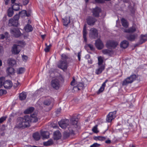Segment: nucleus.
<instances>
[{
    "instance_id": "37998d69",
    "label": "nucleus",
    "mask_w": 147,
    "mask_h": 147,
    "mask_svg": "<svg viewBox=\"0 0 147 147\" xmlns=\"http://www.w3.org/2000/svg\"><path fill=\"white\" fill-rule=\"evenodd\" d=\"M98 65H102V63L103 62V58L101 57H98Z\"/></svg>"
},
{
    "instance_id": "473e14b6",
    "label": "nucleus",
    "mask_w": 147,
    "mask_h": 147,
    "mask_svg": "<svg viewBox=\"0 0 147 147\" xmlns=\"http://www.w3.org/2000/svg\"><path fill=\"white\" fill-rule=\"evenodd\" d=\"M7 71L9 74L12 75L14 73V69L12 67H9L7 69Z\"/></svg>"
},
{
    "instance_id": "5fc2aeb1",
    "label": "nucleus",
    "mask_w": 147,
    "mask_h": 147,
    "mask_svg": "<svg viewBox=\"0 0 147 147\" xmlns=\"http://www.w3.org/2000/svg\"><path fill=\"white\" fill-rule=\"evenodd\" d=\"M22 59L24 61H26L28 59V57L27 56L24 55L22 56Z\"/></svg>"
},
{
    "instance_id": "f257e3e1",
    "label": "nucleus",
    "mask_w": 147,
    "mask_h": 147,
    "mask_svg": "<svg viewBox=\"0 0 147 147\" xmlns=\"http://www.w3.org/2000/svg\"><path fill=\"white\" fill-rule=\"evenodd\" d=\"M30 121L28 116L26 115L24 117H19L18 119L16 127L19 128H24L29 127Z\"/></svg>"
},
{
    "instance_id": "bf43d9fd",
    "label": "nucleus",
    "mask_w": 147,
    "mask_h": 147,
    "mask_svg": "<svg viewBox=\"0 0 147 147\" xmlns=\"http://www.w3.org/2000/svg\"><path fill=\"white\" fill-rule=\"evenodd\" d=\"M81 56V52H79L78 54V59L79 60H80V57Z\"/></svg>"
},
{
    "instance_id": "6e6d98bb",
    "label": "nucleus",
    "mask_w": 147,
    "mask_h": 147,
    "mask_svg": "<svg viewBox=\"0 0 147 147\" xmlns=\"http://www.w3.org/2000/svg\"><path fill=\"white\" fill-rule=\"evenodd\" d=\"M88 47H89L90 49L92 50H94V47L93 45L91 44H88Z\"/></svg>"
},
{
    "instance_id": "4d7b16f0",
    "label": "nucleus",
    "mask_w": 147,
    "mask_h": 147,
    "mask_svg": "<svg viewBox=\"0 0 147 147\" xmlns=\"http://www.w3.org/2000/svg\"><path fill=\"white\" fill-rule=\"evenodd\" d=\"M71 84L72 86H74L75 85V80L74 78H73V80L71 83Z\"/></svg>"
},
{
    "instance_id": "e433bc0d",
    "label": "nucleus",
    "mask_w": 147,
    "mask_h": 147,
    "mask_svg": "<svg viewBox=\"0 0 147 147\" xmlns=\"http://www.w3.org/2000/svg\"><path fill=\"white\" fill-rule=\"evenodd\" d=\"M121 22L122 25L125 27H127L128 26V23L127 21L124 18H122L121 19Z\"/></svg>"
},
{
    "instance_id": "1a4fd4ad",
    "label": "nucleus",
    "mask_w": 147,
    "mask_h": 147,
    "mask_svg": "<svg viewBox=\"0 0 147 147\" xmlns=\"http://www.w3.org/2000/svg\"><path fill=\"white\" fill-rule=\"evenodd\" d=\"M58 66L62 69H65L67 67V63L66 61H60L58 64Z\"/></svg>"
},
{
    "instance_id": "0eeeda50",
    "label": "nucleus",
    "mask_w": 147,
    "mask_h": 147,
    "mask_svg": "<svg viewBox=\"0 0 147 147\" xmlns=\"http://www.w3.org/2000/svg\"><path fill=\"white\" fill-rule=\"evenodd\" d=\"M10 33L16 37H19L20 36L21 32L18 28H14L10 30Z\"/></svg>"
},
{
    "instance_id": "6e6552de",
    "label": "nucleus",
    "mask_w": 147,
    "mask_h": 147,
    "mask_svg": "<svg viewBox=\"0 0 147 147\" xmlns=\"http://www.w3.org/2000/svg\"><path fill=\"white\" fill-rule=\"evenodd\" d=\"M98 32L96 29L94 28H92L90 29V32L89 33V36L93 38H95L98 36Z\"/></svg>"
},
{
    "instance_id": "c03bdc74",
    "label": "nucleus",
    "mask_w": 147,
    "mask_h": 147,
    "mask_svg": "<svg viewBox=\"0 0 147 147\" xmlns=\"http://www.w3.org/2000/svg\"><path fill=\"white\" fill-rule=\"evenodd\" d=\"M18 45H17L20 47V49L21 47H24L25 45V43L24 42L22 41H18Z\"/></svg>"
},
{
    "instance_id": "4be33fe9",
    "label": "nucleus",
    "mask_w": 147,
    "mask_h": 147,
    "mask_svg": "<svg viewBox=\"0 0 147 147\" xmlns=\"http://www.w3.org/2000/svg\"><path fill=\"white\" fill-rule=\"evenodd\" d=\"M118 44L117 42L114 41H109L107 43V46L108 47L113 48L115 47Z\"/></svg>"
},
{
    "instance_id": "5701e85b",
    "label": "nucleus",
    "mask_w": 147,
    "mask_h": 147,
    "mask_svg": "<svg viewBox=\"0 0 147 147\" xmlns=\"http://www.w3.org/2000/svg\"><path fill=\"white\" fill-rule=\"evenodd\" d=\"M61 136V134L59 131H55L54 133L53 138L55 140H57L60 139Z\"/></svg>"
},
{
    "instance_id": "4c0bfd02",
    "label": "nucleus",
    "mask_w": 147,
    "mask_h": 147,
    "mask_svg": "<svg viewBox=\"0 0 147 147\" xmlns=\"http://www.w3.org/2000/svg\"><path fill=\"white\" fill-rule=\"evenodd\" d=\"M106 138L102 136H98L95 137V139L96 140L102 141L105 140Z\"/></svg>"
},
{
    "instance_id": "774afa93",
    "label": "nucleus",
    "mask_w": 147,
    "mask_h": 147,
    "mask_svg": "<svg viewBox=\"0 0 147 147\" xmlns=\"http://www.w3.org/2000/svg\"><path fill=\"white\" fill-rule=\"evenodd\" d=\"M40 90H38L36 91V92H35L36 93H40Z\"/></svg>"
},
{
    "instance_id": "7ed1b4c3",
    "label": "nucleus",
    "mask_w": 147,
    "mask_h": 147,
    "mask_svg": "<svg viewBox=\"0 0 147 147\" xmlns=\"http://www.w3.org/2000/svg\"><path fill=\"white\" fill-rule=\"evenodd\" d=\"M136 75L134 74L131 75L130 77L127 78L124 80L123 83V85H126L128 84L132 83L136 79Z\"/></svg>"
},
{
    "instance_id": "2f4dec72",
    "label": "nucleus",
    "mask_w": 147,
    "mask_h": 147,
    "mask_svg": "<svg viewBox=\"0 0 147 147\" xmlns=\"http://www.w3.org/2000/svg\"><path fill=\"white\" fill-rule=\"evenodd\" d=\"M102 53L106 55H110L112 53L111 50L108 49H105L102 50Z\"/></svg>"
},
{
    "instance_id": "9b49d317",
    "label": "nucleus",
    "mask_w": 147,
    "mask_h": 147,
    "mask_svg": "<svg viewBox=\"0 0 147 147\" xmlns=\"http://www.w3.org/2000/svg\"><path fill=\"white\" fill-rule=\"evenodd\" d=\"M3 85L4 87L7 89H9L11 88L13 85L12 83L10 80H7L3 83Z\"/></svg>"
},
{
    "instance_id": "393cba45",
    "label": "nucleus",
    "mask_w": 147,
    "mask_h": 147,
    "mask_svg": "<svg viewBox=\"0 0 147 147\" xmlns=\"http://www.w3.org/2000/svg\"><path fill=\"white\" fill-rule=\"evenodd\" d=\"M40 133L43 139L48 138H49V134L48 131H41Z\"/></svg>"
},
{
    "instance_id": "680f3d73",
    "label": "nucleus",
    "mask_w": 147,
    "mask_h": 147,
    "mask_svg": "<svg viewBox=\"0 0 147 147\" xmlns=\"http://www.w3.org/2000/svg\"><path fill=\"white\" fill-rule=\"evenodd\" d=\"M5 2V4L6 5H7L8 4L10 0H4Z\"/></svg>"
},
{
    "instance_id": "13d9d810",
    "label": "nucleus",
    "mask_w": 147,
    "mask_h": 147,
    "mask_svg": "<svg viewBox=\"0 0 147 147\" xmlns=\"http://www.w3.org/2000/svg\"><path fill=\"white\" fill-rule=\"evenodd\" d=\"M29 2V0H23V3L24 5H27Z\"/></svg>"
},
{
    "instance_id": "bb28decb",
    "label": "nucleus",
    "mask_w": 147,
    "mask_h": 147,
    "mask_svg": "<svg viewBox=\"0 0 147 147\" xmlns=\"http://www.w3.org/2000/svg\"><path fill=\"white\" fill-rule=\"evenodd\" d=\"M129 43L126 40L123 41L120 44L121 47L124 49L127 47Z\"/></svg>"
},
{
    "instance_id": "79ce46f5",
    "label": "nucleus",
    "mask_w": 147,
    "mask_h": 147,
    "mask_svg": "<svg viewBox=\"0 0 147 147\" xmlns=\"http://www.w3.org/2000/svg\"><path fill=\"white\" fill-rule=\"evenodd\" d=\"M12 8L14 10L17 11L20 9L19 5L17 4H15L12 6Z\"/></svg>"
},
{
    "instance_id": "f704fd0d",
    "label": "nucleus",
    "mask_w": 147,
    "mask_h": 147,
    "mask_svg": "<svg viewBox=\"0 0 147 147\" xmlns=\"http://www.w3.org/2000/svg\"><path fill=\"white\" fill-rule=\"evenodd\" d=\"M83 34L84 40L86 42V35L87 34V32L86 29V26L85 25L84 26L83 30Z\"/></svg>"
},
{
    "instance_id": "58836bf2",
    "label": "nucleus",
    "mask_w": 147,
    "mask_h": 147,
    "mask_svg": "<svg viewBox=\"0 0 147 147\" xmlns=\"http://www.w3.org/2000/svg\"><path fill=\"white\" fill-rule=\"evenodd\" d=\"M25 71V69L24 68L20 67L17 70V73L18 74H22Z\"/></svg>"
},
{
    "instance_id": "423d86ee",
    "label": "nucleus",
    "mask_w": 147,
    "mask_h": 147,
    "mask_svg": "<svg viewBox=\"0 0 147 147\" xmlns=\"http://www.w3.org/2000/svg\"><path fill=\"white\" fill-rule=\"evenodd\" d=\"M59 126L62 128L65 129L69 125V121L67 119H63L58 123Z\"/></svg>"
},
{
    "instance_id": "a18cd8bd",
    "label": "nucleus",
    "mask_w": 147,
    "mask_h": 147,
    "mask_svg": "<svg viewBox=\"0 0 147 147\" xmlns=\"http://www.w3.org/2000/svg\"><path fill=\"white\" fill-rule=\"evenodd\" d=\"M51 47V45H50L49 46H47L44 49V50L45 51V52H49Z\"/></svg>"
},
{
    "instance_id": "3c124183",
    "label": "nucleus",
    "mask_w": 147,
    "mask_h": 147,
    "mask_svg": "<svg viewBox=\"0 0 147 147\" xmlns=\"http://www.w3.org/2000/svg\"><path fill=\"white\" fill-rule=\"evenodd\" d=\"M92 130L93 132L95 133H97L98 132L97 130V127L96 126H94L92 129Z\"/></svg>"
},
{
    "instance_id": "b1692460",
    "label": "nucleus",
    "mask_w": 147,
    "mask_h": 147,
    "mask_svg": "<svg viewBox=\"0 0 147 147\" xmlns=\"http://www.w3.org/2000/svg\"><path fill=\"white\" fill-rule=\"evenodd\" d=\"M31 11H29L28 12L25 10H23L19 13L20 15L22 17H29L30 15Z\"/></svg>"
},
{
    "instance_id": "dca6fc26",
    "label": "nucleus",
    "mask_w": 147,
    "mask_h": 147,
    "mask_svg": "<svg viewBox=\"0 0 147 147\" xmlns=\"http://www.w3.org/2000/svg\"><path fill=\"white\" fill-rule=\"evenodd\" d=\"M100 11V9L99 8L97 7L93 9L92 11L93 15L96 17H98L99 16V13Z\"/></svg>"
},
{
    "instance_id": "a19ab883",
    "label": "nucleus",
    "mask_w": 147,
    "mask_h": 147,
    "mask_svg": "<svg viewBox=\"0 0 147 147\" xmlns=\"http://www.w3.org/2000/svg\"><path fill=\"white\" fill-rule=\"evenodd\" d=\"M13 14V11L11 8H9L8 10V15L9 17H11Z\"/></svg>"
},
{
    "instance_id": "a211bd4d",
    "label": "nucleus",
    "mask_w": 147,
    "mask_h": 147,
    "mask_svg": "<svg viewBox=\"0 0 147 147\" xmlns=\"http://www.w3.org/2000/svg\"><path fill=\"white\" fill-rule=\"evenodd\" d=\"M18 22L13 19H11L9 21L8 25L9 26H17Z\"/></svg>"
},
{
    "instance_id": "8fccbe9b",
    "label": "nucleus",
    "mask_w": 147,
    "mask_h": 147,
    "mask_svg": "<svg viewBox=\"0 0 147 147\" xmlns=\"http://www.w3.org/2000/svg\"><path fill=\"white\" fill-rule=\"evenodd\" d=\"M100 144L97 143H94L92 145H91L90 147H98Z\"/></svg>"
},
{
    "instance_id": "ddd939ff",
    "label": "nucleus",
    "mask_w": 147,
    "mask_h": 147,
    "mask_svg": "<svg viewBox=\"0 0 147 147\" xmlns=\"http://www.w3.org/2000/svg\"><path fill=\"white\" fill-rule=\"evenodd\" d=\"M95 45L97 48L98 49H102L104 47L102 42L100 39H98L96 41Z\"/></svg>"
},
{
    "instance_id": "603ef678",
    "label": "nucleus",
    "mask_w": 147,
    "mask_h": 147,
    "mask_svg": "<svg viewBox=\"0 0 147 147\" xmlns=\"http://www.w3.org/2000/svg\"><path fill=\"white\" fill-rule=\"evenodd\" d=\"M6 117H3L0 118V123H2L6 119Z\"/></svg>"
},
{
    "instance_id": "412c9836",
    "label": "nucleus",
    "mask_w": 147,
    "mask_h": 147,
    "mask_svg": "<svg viewBox=\"0 0 147 147\" xmlns=\"http://www.w3.org/2000/svg\"><path fill=\"white\" fill-rule=\"evenodd\" d=\"M28 117L31 122H37L39 119L36 115H32L31 116H29Z\"/></svg>"
},
{
    "instance_id": "338daca9",
    "label": "nucleus",
    "mask_w": 147,
    "mask_h": 147,
    "mask_svg": "<svg viewBox=\"0 0 147 147\" xmlns=\"http://www.w3.org/2000/svg\"><path fill=\"white\" fill-rule=\"evenodd\" d=\"M46 36V35H42L41 37L42 38L44 39Z\"/></svg>"
},
{
    "instance_id": "9d476101",
    "label": "nucleus",
    "mask_w": 147,
    "mask_h": 147,
    "mask_svg": "<svg viewBox=\"0 0 147 147\" xmlns=\"http://www.w3.org/2000/svg\"><path fill=\"white\" fill-rule=\"evenodd\" d=\"M20 47L17 45H14L12 47L11 51L13 53L16 54L20 52Z\"/></svg>"
},
{
    "instance_id": "c756f323",
    "label": "nucleus",
    "mask_w": 147,
    "mask_h": 147,
    "mask_svg": "<svg viewBox=\"0 0 147 147\" xmlns=\"http://www.w3.org/2000/svg\"><path fill=\"white\" fill-rule=\"evenodd\" d=\"M25 30L27 32H29L32 31L33 28L31 25L28 24L24 27Z\"/></svg>"
},
{
    "instance_id": "0e129e2a",
    "label": "nucleus",
    "mask_w": 147,
    "mask_h": 147,
    "mask_svg": "<svg viewBox=\"0 0 147 147\" xmlns=\"http://www.w3.org/2000/svg\"><path fill=\"white\" fill-rule=\"evenodd\" d=\"M111 141L110 140H108L105 141V143L107 144L110 143Z\"/></svg>"
},
{
    "instance_id": "864d4df0",
    "label": "nucleus",
    "mask_w": 147,
    "mask_h": 147,
    "mask_svg": "<svg viewBox=\"0 0 147 147\" xmlns=\"http://www.w3.org/2000/svg\"><path fill=\"white\" fill-rule=\"evenodd\" d=\"M19 16L18 15H16L12 19H13L14 20H16L17 22H18V20L19 19Z\"/></svg>"
},
{
    "instance_id": "2eb2a0df",
    "label": "nucleus",
    "mask_w": 147,
    "mask_h": 147,
    "mask_svg": "<svg viewBox=\"0 0 147 147\" xmlns=\"http://www.w3.org/2000/svg\"><path fill=\"white\" fill-rule=\"evenodd\" d=\"M138 36V35L137 34H130L128 36H127L126 38L129 40L131 41H133L137 38Z\"/></svg>"
},
{
    "instance_id": "49530a36",
    "label": "nucleus",
    "mask_w": 147,
    "mask_h": 147,
    "mask_svg": "<svg viewBox=\"0 0 147 147\" xmlns=\"http://www.w3.org/2000/svg\"><path fill=\"white\" fill-rule=\"evenodd\" d=\"M51 103V101L49 100H47L44 102V104L46 105H50Z\"/></svg>"
},
{
    "instance_id": "f3484780",
    "label": "nucleus",
    "mask_w": 147,
    "mask_h": 147,
    "mask_svg": "<svg viewBox=\"0 0 147 147\" xmlns=\"http://www.w3.org/2000/svg\"><path fill=\"white\" fill-rule=\"evenodd\" d=\"M147 39V35H141L140 37V40L138 42L139 44H142Z\"/></svg>"
},
{
    "instance_id": "72a5a7b5",
    "label": "nucleus",
    "mask_w": 147,
    "mask_h": 147,
    "mask_svg": "<svg viewBox=\"0 0 147 147\" xmlns=\"http://www.w3.org/2000/svg\"><path fill=\"white\" fill-rule=\"evenodd\" d=\"M34 108L33 107H31L26 109L24 111V113L26 114H28L31 113L33 112Z\"/></svg>"
},
{
    "instance_id": "4468645a",
    "label": "nucleus",
    "mask_w": 147,
    "mask_h": 147,
    "mask_svg": "<svg viewBox=\"0 0 147 147\" xmlns=\"http://www.w3.org/2000/svg\"><path fill=\"white\" fill-rule=\"evenodd\" d=\"M136 31L137 33H139V31L138 29L135 27L132 26L128 29L125 30H124V32L128 33H133Z\"/></svg>"
},
{
    "instance_id": "c9c22d12",
    "label": "nucleus",
    "mask_w": 147,
    "mask_h": 147,
    "mask_svg": "<svg viewBox=\"0 0 147 147\" xmlns=\"http://www.w3.org/2000/svg\"><path fill=\"white\" fill-rule=\"evenodd\" d=\"M53 141L52 139H50L46 142L43 143V144L45 146H48L53 144Z\"/></svg>"
},
{
    "instance_id": "f8f14e48",
    "label": "nucleus",
    "mask_w": 147,
    "mask_h": 147,
    "mask_svg": "<svg viewBox=\"0 0 147 147\" xmlns=\"http://www.w3.org/2000/svg\"><path fill=\"white\" fill-rule=\"evenodd\" d=\"M86 21L88 25L93 26L96 21V20L92 17H89L87 18Z\"/></svg>"
},
{
    "instance_id": "20e7f679",
    "label": "nucleus",
    "mask_w": 147,
    "mask_h": 147,
    "mask_svg": "<svg viewBox=\"0 0 147 147\" xmlns=\"http://www.w3.org/2000/svg\"><path fill=\"white\" fill-rule=\"evenodd\" d=\"M51 86L55 89H59L60 87V82L59 79L55 78L51 82Z\"/></svg>"
},
{
    "instance_id": "e2e57ef3",
    "label": "nucleus",
    "mask_w": 147,
    "mask_h": 147,
    "mask_svg": "<svg viewBox=\"0 0 147 147\" xmlns=\"http://www.w3.org/2000/svg\"><path fill=\"white\" fill-rule=\"evenodd\" d=\"M4 38H5V36L3 34H1V35L0 39H3Z\"/></svg>"
},
{
    "instance_id": "39448f33",
    "label": "nucleus",
    "mask_w": 147,
    "mask_h": 147,
    "mask_svg": "<svg viewBox=\"0 0 147 147\" xmlns=\"http://www.w3.org/2000/svg\"><path fill=\"white\" fill-rule=\"evenodd\" d=\"M116 111L110 112L107 116V121L108 122H111L116 117Z\"/></svg>"
},
{
    "instance_id": "ea45409f",
    "label": "nucleus",
    "mask_w": 147,
    "mask_h": 147,
    "mask_svg": "<svg viewBox=\"0 0 147 147\" xmlns=\"http://www.w3.org/2000/svg\"><path fill=\"white\" fill-rule=\"evenodd\" d=\"M83 84L81 83H80L78 84L77 86H74V89L75 90H76L77 89L78 90H79L80 89L79 87H83Z\"/></svg>"
},
{
    "instance_id": "cd10ccee",
    "label": "nucleus",
    "mask_w": 147,
    "mask_h": 147,
    "mask_svg": "<svg viewBox=\"0 0 147 147\" xmlns=\"http://www.w3.org/2000/svg\"><path fill=\"white\" fill-rule=\"evenodd\" d=\"M107 80H106L102 84L101 87L99 89L97 93L98 94L102 92L104 90L105 87L106 85V83L107 82Z\"/></svg>"
},
{
    "instance_id": "6ab92c4d",
    "label": "nucleus",
    "mask_w": 147,
    "mask_h": 147,
    "mask_svg": "<svg viewBox=\"0 0 147 147\" xmlns=\"http://www.w3.org/2000/svg\"><path fill=\"white\" fill-rule=\"evenodd\" d=\"M105 68V66L104 65H98V68L96 70V74L98 75L100 74L104 69Z\"/></svg>"
},
{
    "instance_id": "69168bd1",
    "label": "nucleus",
    "mask_w": 147,
    "mask_h": 147,
    "mask_svg": "<svg viewBox=\"0 0 147 147\" xmlns=\"http://www.w3.org/2000/svg\"><path fill=\"white\" fill-rule=\"evenodd\" d=\"M88 63L90 64H92V61L91 59H89L88 60Z\"/></svg>"
},
{
    "instance_id": "f03ea898",
    "label": "nucleus",
    "mask_w": 147,
    "mask_h": 147,
    "mask_svg": "<svg viewBox=\"0 0 147 147\" xmlns=\"http://www.w3.org/2000/svg\"><path fill=\"white\" fill-rule=\"evenodd\" d=\"M77 121L78 119L74 118H71L70 121L71 125V128H73V129L68 127L69 131L65 132L63 134V137L65 138H68L70 135L74 134V131L75 128H76L77 127Z\"/></svg>"
},
{
    "instance_id": "aec40b11",
    "label": "nucleus",
    "mask_w": 147,
    "mask_h": 147,
    "mask_svg": "<svg viewBox=\"0 0 147 147\" xmlns=\"http://www.w3.org/2000/svg\"><path fill=\"white\" fill-rule=\"evenodd\" d=\"M7 62L9 65L11 66H14L16 65L17 63L16 61L13 58L8 59Z\"/></svg>"
},
{
    "instance_id": "c85d7f7f",
    "label": "nucleus",
    "mask_w": 147,
    "mask_h": 147,
    "mask_svg": "<svg viewBox=\"0 0 147 147\" xmlns=\"http://www.w3.org/2000/svg\"><path fill=\"white\" fill-rule=\"evenodd\" d=\"M33 137L34 139L36 141L39 140L40 138V136L38 132L34 133L33 135Z\"/></svg>"
},
{
    "instance_id": "09e8293b",
    "label": "nucleus",
    "mask_w": 147,
    "mask_h": 147,
    "mask_svg": "<svg viewBox=\"0 0 147 147\" xmlns=\"http://www.w3.org/2000/svg\"><path fill=\"white\" fill-rule=\"evenodd\" d=\"M6 93V91L5 90L0 89V95H2L3 94H5Z\"/></svg>"
},
{
    "instance_id": "052dcab7",
    "label": "nucleus",
    "mask_w": 147,
    "mask_h": 147,
    "mask_svg": "<svg viewBox=\"0 0 147 147\" xmlns=\"http://www.w3.org/2000/svg\"><path fill=\"white\" fill-rule=\"evenodd\" d=\"M61 56L62 57V59H66L67 58V57L65 54H62Z\"/></svg>"
},
{
    "instance_id": "de8ad7c7",
    "label": "nucleus",
    "mask_w": 147,
    "mask_h": 147,
    "mask_svg": "<svg viewBox=\"0 0 147 147\" xmlns=\"http://www.w3.org/2000/svg\"><path fill=\"white\" fill-rule=\"evenodd\" d=\"M4 80V78L3 77H1L0 78V88H1L2 86L3 82Z\"/></svg>"
},
{
    "instance_id": "a878e982",
    "label": "nucleus",
    "mask_w": 147,
    "mask_h": 147,
    "mask_svg": "<svg viewBox=\"0 0 147 147\" xmlns=\"http://www.w3.org/2000/svg\"><path fill=\"white\" fill-rule=\"evenodd\" d=\"M63 20V25L65 26H67L70 22V18L69 17H66Z\"/></svg>"
},
{
    "instance_id": "7c9ffc66",
    "label": "nucleus",
    "mask_w": 147,
    "mask_h": 147,
    "mask_svg": "<svg viewBox=\"0 0 147 147\" xmlns=\"http://www.w3.org/2000/svg\"><path fill=\"white\" fill-rule=\"evenodd\" d=\"M26 92H22L19 95V98L21 100H24L26 97Z\"/></svg>"
}]
</instances>
